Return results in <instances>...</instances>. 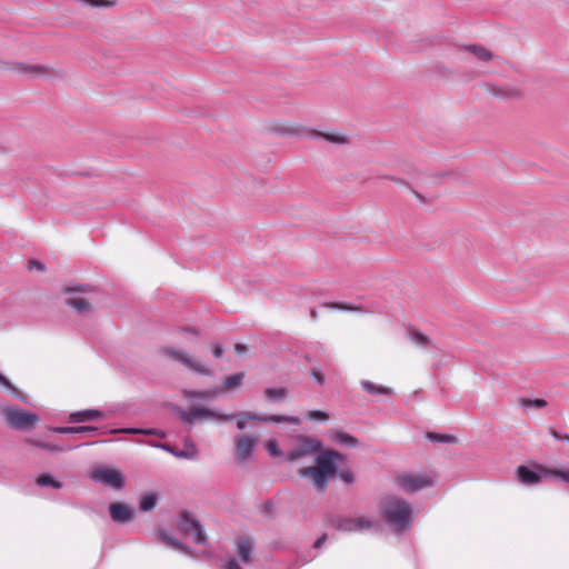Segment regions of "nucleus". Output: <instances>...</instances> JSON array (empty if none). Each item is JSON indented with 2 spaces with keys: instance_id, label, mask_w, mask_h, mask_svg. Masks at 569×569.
Wrapping results in <instances>:
<instances>
[{
  "instance_id": "1",
  "label": "nucleus",
  "mask_w": 569,
  "mask_h": 569,
  "mask_svg": "<svg viewBox=\"0 0 569 569\" xmlns=\"http://www.w3.org/2000/svg\"><path fill=\"white\" fill-rule=\"evenodd\" d=\"M347 456L335 449H327L317 455L315 465L303 467L298 470L302 478H311V483L318 493H325L328 490L330 479L338 477L346 486H351L356 481V476L350 468L345 467Z\"/></svg>"
},
{
  "instance_id": "2",
  "label": "nucleus",
  "mask_w": 569,
  "mask_h": 569,
  "mask_svg": "<svg viewBox=\"0 0 569 569\" xmlns=\"http://www.w3.org/2000/svg\"><path fill=\"white\" fill-rule=\"evenodd\" d=\"M379 512L392 530L401 535L411 528L413 522L412 506L407 500L389 495L382 498Z\"/></svg>"
},
{
  "instance_id": "3",
  "label": "nucleus",
  "mask_w": 569,
  "mask_h": 569,
  "mask_svg": "<svg viewBox=\"0 0 569 569\" xmlns=\"http://www.w3.org/2000/svg\"><path fill=\"white\" fill-rule=\"evenodd\" d=\"M6 423L18 431H31L40 421L39 415L27 411L20 407H8L2 410Z\"/></svg>"
},
{
  "instance_id": "4",
  "label": "nucleus",
  "mask_w": 569,
  "mask_h": 569,
  "mask_svg": "<svg viewBox=\"0 0 569 569\" xmlns=\"http://www.w3.org/2000/svg\"><path fill=\"white\" fill-rule=\"evenodd\" d=\"M323 522L327 527L343 532L361 531L370 529L375 526L373 521L366 519L363 517L351 518L335 513L326 515L323 518Z\"/></svg>"
},
{
  "instance_id": "5",
  "label": "nucleus",
  "mask_w": 569,
  "mask_h": 569,
  "mask_svg": "<svg viewBox=\"0 0 569 569\" xmlns=\"http://www.w3.org/2000/svg\"><path fill=\"white\" fill-rule=\"evenodd\" d=\"M177 529L183 537L193 536L194 543L207 546L208 539L203 532L201 522L189 510H182L178 516Z\"/></svg>"
},
{
  "instance_id": "6",
  "label": "nucleus",
  "mask_w": 569,
  "mask_h": 569,
  "mask_svg": "<svg viewBox=\"0 0 569 569\" xmlns=\"http://www.w3.org/2000/svg\"><path fill=\"white\" fill-rule=\"evenodd\" d=\"M174 410L178 412L180 421L188 426H192L197 421H202L209 418H216L221 421H232L238 417L237 415L220 413L206 407H192L190 410L174 407Z\"/></svg>"
},
{
  "instance_id": "7",
  "label": "nucleus",
  "mask_w": 569,
  "mask_h": 569,
  "mask_svg": "<svg viewBox=\"0 0 569 569\" xmlns=\"http://www.w3.org/2000/svg\"><path fill=\"white\" fill-rule=\"evenodd\" d=\"M517 480L525 486H535L542 481L543 478L549 477V468L535 463L532 467L521 465L515 470Z\"/></svg>"
},
{
  "instance_id": "8",
  "label": "nucleus",
  "mask_w": 569,
  "mask_h": 569,
  "mask_svg": "<svg viewBox=\"0 0 569 569\" xmlns=\"http://www.w3.org/2000/svg\"><path fill=\"white\" fill-rule=\"evenodd\" d=\"M240 420L237 422V428L239 430H243L246 428L244 420H253L259 422H270V423H293L297 425L300 422L298 417L295 416H280V415H256L249 411L236 413ZM237 419V417L234 418Z\"/></svg>"
},
{
  "instance_id": "9",
  "label": "nucleus",
  "mask_w": 569,
  "mask_h": 569,
  "mask_svg": "<svg viewBox=\"0 0 569 569\" xmlns=\"http://www.w3.org/2000/svg\"><path fill=\"white\" fill-rule=\"evenodd\" d=\"M92 479L97 482H101L104 486H109L116 490L123 489L126 479L123 473L114 468L99 467L92 472Z\"/></svg>"
},
{
  "instance_id": "10",
  "label": "nucleus",
  "mask_w": 569,
  "mask_h": 569,
  "mask_svg": "<svg viewBox=\"0 0 569 569\" xmlns=\"http://www.w3.org/2000/svg\"><path fill=\"white\" fill-rule=\"evenodd\" d=\"M397 483L407 492L413 493L421 489L432 486V479L422 475H401L397 478Z\"/></svg>"
},
{
  "instance_id": "11",
  "label": "nucleus",
  "mask_w": 569,
  "mask_h": 569,
  "mask_svg": "<svg viewBox=\"0 0 569 569\" xmlns=\"http://www.w3.org/2000/svg\"><path fill=\"white\" fill-rule=\"evenodd\" d=\"M164 353L167 356H169L171 359H173L174 361H178V362L184 365L186 367H188L189 369H191L192 371H194L199 375H202V376H212L213 375L211 369H209L204 366H201L200 363L192 360L191 358H189L187 355H184L183 352H181L179 350H176L172 348H166Z\"/></svg>"
},
{
  "instance_id": "12",
  "label": "nucleus",
  "mask_w": 569,
  "mask_h": 569,
  "mask_svg": "<svg viewBox=\"0 0 569 569\" xmlns=\"http://www.w3.org/2000/svg\"><path fill=\"white\" fill-rule=\"evenodd\" d=\"M111 519L117 523H130L134 520V509L123 502H112L109 505Z\"/></svg>"
},
{
  "instance_id": "13",
  "label": "nucleus",
  "mask_w": 569,
  "mask_h": 569,
  "mask_svg": "<svg viewBox=\"0 0 569 569\" xmlns=\"http://www.w3.org/2000/svg\"><path fill=\"white\" fill-rule=\"evenodd\" d=\"M256 438L237 435L234 437L236 442V457L239 461H246L249 459L256 447Z\"/></svg>"
},
{
  "instance_id": "14",
  "label": "nucleus",
  "mask_w": 569,
  "mask_h": 569,
  "mask_svg": "<svg viewBox=\"0 0 569 569\" xmlns=\"http://www.w3.org/2000/svg\"><path fill=\"white\" fill-rule=\"evenodd\" d=\"M107 417L104 411L98 409H84L80 411H74L69 415L68 421L70 423H82L90 421H99L103 420Z\"/></svg>"
},
{
  "instance_id": "15",
  "label": "nucleus",
  "mask_w": 569,
  "mask_h": 569,
  "mask_svg": "<svg viewBox=\"0 0 569 569\" xmlns=\"http://www.w3.org/2000/svg\"><path fill=\"white\" fill-rule=\"evenodd\" d=\"M103 433H110V435H119V433H127V435H143V436H156L158 438H166V432L160 429L156 428H136V427H128V428H114V429H106L103 430Z\"/></svg>"
},
{
  "instance_id": "16",
  "label": "nucleus",
  "mask_w": 569,
  "mask_h": 569,
  "mask_svg": "<svg viewBox=\"0 0 569 569\" xmlns=\"http://www.w3.org/2000/svg\"><path fill=\"white\" fill-rule=\"evenodd\" d=\"M11 69L14 71H18L20 73L29 74L32 78L53 74L52 69L46 64L29 66V64L19 62V63H13Z\"/></svg>"
},
{
  "instance_id": "17",
  "label": "nucleus",
  "mask_w": 569,
  "mask_h": 569,
  "mask_svg": "<svg viewBox=\"0 0 569 569\" xmlns=\"http://www.w3.org/2000/svg\"><path fill=\"white\" fill-rule=\"evenodd\" d=\"M486 87L489 94L499 99H520L522 96L521 90L516 87H502L492 83H488Z\"/></svg>"
},
{
  "instance_id": "18",
  "label": "nucleus",
  "mask_w": 569,
  "mask_h": 569,
  "mask_svg": "<svg viewBox=\"0 0 569 569\" xmlns=\"http://www.w3.org/2000/svg\"><path fill=\"white\" fill-rule=\"evenodd\" d=\"M297 448L300 449V452H302L303 456L309 453L320 455L326 451L323 450V446L320 440L309 436H299Z\"/></svg>"
},
{
  "instance_id": "19",
  "label": "nucleus",
  "mask_w": 569,
  "mask_h": 569,
  "mask_svg": "<svg viewBox=\"0 0 569 569\" xmlns=\"http://www.w3.org/2000/svg\"><path fill=\"white\" fill-rule=\"evenodd\" d=\"M152 446L156 448H160V449L171 453L172 456H174L177 458H181V459L193 460L197 458V455H198L197 447L193 442L190 443V450H180L177 447L171 446L168 442L153 443Z\"/></svg>"
},
{
  "instance_id": "20",
  "label": "nucleus",
  "mask_w": 569,
  "mask_h": 569,
  "mask_svg": "<svg viewBox=\"0 0 569 569\" xmlns=\"http://www.w3.org/2000/svg\"><path fill=\"white\" fill-rule=\"evenodd\" d=\"M56 433L60 435H73V433H84L89 436L96 435H104V428L96 427V426H77V427H54L51 429Z\"/></svg>"
},
{
  "instance_id": "21",
  "label": "nucleus",
  "mask_w": 569,
  "mask_h": 569,
  "mask_svg": "<svg viewBox=\"0 0 569 569\" xmlns=\"http://www.w3.org/2000/svg\"><path fill=\"white\" fill-rule=\"evenodd\" d=\"M330 439L332 441L337 442L338 445H341V446H345L348 448H357L360 445V441L358 440V438L353 437L352 435H350L346 431L339 430V429L331 430Z\"/></svg>"
},
{
  "instance_id": "22",
  "label": "nucleus",
  "mask_w": 569,
  "mask_h": 569,
  "mask_svg": "<svg viewBox=\"0 0 569 569\" xmlns=\"http://www.w3.org/2000/svg\"><path fill=\"white\" fill-rule=\"evenodd\" d=\"M322 307L329 309H337L341 311H352V312H372L369 307L362 305H355L349 302L333 301V302H325Z\"/></svg>"
},
{
  "instance_id": "23",
  "label": "nucleus",
  "mask_w": 569,
  "mask_h": 569,
  "mask_svg": "<svg viewBox=\"0 0 569 569\" xmlns=\"http://www.w3.org/2000/svg\"><path fill=\"white\" fill-rule=\"evenodd\" d=\"M159 502V493L156 491L143 492L139 498V510L141 512H150L154 510Z\"/></svg>"
},
{
  "instance_id": "24",
  "label": "nucleus",
  "mask_w": 569,
  "mask_h": 569,
  "mask_svg": "<svg viewBox=\"0 0 569 569\" xmlns=\"http://www.w3.org/2000/svg\"><path fill=\"white\" fill-rule=\"evenodd\" d=\"M158 536L160 537V539L166 542L167 545L171 546L172 548L177 549V550H180L184 553H191L192 552V549L191 547H189L188 545L181 542L179 539H177L176 537H172L170 536L166 530L163 529H159L158 531Z\"/></svg>"
},
{
  "instance_id": "25",
  "label": "nucleus",
  "mask_w": 569,
  "mask_h": 569,
  "mask_svg": "<svg viewBox=\"0 0 569 569\" xmlns=\"http://www.w3.org/2000/svg\"><path fill=\"white\" fill-rule=\"evenodd\" d=\"M64 303L73 309L77 315H84L86 312L92 311V305L82 298H68Z\"/></svg>"
},
{
  "instance_id": "26",
  "label": "nucleus",
  "mask_w": 569,
  "mask_h": 569,
  "mask_svg": "<svg viewBox=\"0 0 569 569\" xmlns=\"http://www.w3.org/2000/svg\"><path fill=\"white\" fill-rule=\"evenodd\" d=\"M311 137L322 138L326 141L335 143V144H346V143H349L348 137L345 136V134H341V133L322 132V131L312 130L311 131Z\"/></svg>"
},
{
  "instance_id": "27",
  "label": "nucleus",
  "mask_w": 569,
  "mask_h": 569,
  "mask_svg": "<svg viewBox=\"0 0 569 569\" xmlns=\"http://www.w3.org/2000/svg\"><path fill=\"white\" fill-rule=\"evenodd\" d=\"M463 49L472 53L480 61L486 62L495 58V54L491 51L487 50L485 47L480 44H468L465 46Z\"/></svg>"
},
{
  "instance_id": "28",
  "label": "nucleus",
  "mask_w": 569,
  "mask_h": 569,
  "mask_svg": "<svg viewBox=\"0 0 569 569\" xmlns=\"http://www.w3.org/2000/svg\"><path fill=\"white\" fill-rule=\"evenodd\" d=\"M361 387L368 393L371 395H382V396H392L393 390L389 387L378 386L369 380H361Z\"/></svg>"
},
{
  "instance_id": "29",
  "label": "nucleus",
  "mask_w": 569,
  "mask_h": 569,
  "mask_svg": "<svg viewBox=\"0 0 569 569\" xmlns=\"http://www.w3.org/2000/svg\"><path fill=\"white\" fill-rule=\"evenodd\" d=\"M270 130L274 133L281 136H301L303 134V129L300 127L288 126L283 123L273 124Z\"/></svg>"
},
{
  "instance_id": "30",
  "label": "nucleus",
  "mask_w": 569,
  "mask_h": 569,
  "mask_svg": "<svg viewBox=\"0 0 569 569\" xmlns=\"http://www.w3.org/2000/svg\"><path fill=\"white\" fill-rule=\"evenodd\" d=\"M252 549H253V547L248 539L239 538L238 555L243 562H246V563L251 562Z\"/></svg>"
},
{
  "instance_id": "31",
  "label": "nucleus",
  "mask_w": 569,
  "mask_h": 569,
  "mask_svg": "<svg viewBox=\"0 0 569 569\" xmlns=\"http://www.w3.org/2000/svg\"><path fill=\"white\" fill-rule=\"evenodd\" d=\"M36 483L40 487H51L53 489H61L62 482L57 480L51 473L44 472L38 476Z\"/></svg>"
},
{
  "instance_id": "32",
  "label": "nucleus",
  "mask_w": 569,
  "mask_h": 569,
  "mask_svg": "<svg viewBox=\"0 0 569 569\" xmlns=\"http://www.w3.org/2000/svg\"><path fill=\"white\" fill-rule=\"evenodd\" d=\"M288 395V389L284 387L280 388H267L264 390V397L269 401L282 402Z\"/></svg>"
},
{
  "instance_id": "33",
  "label": "nucleus",
  "mask_w": 569,
  "mask_h": 569,
  "mask_svg": "<svg viewBox=\"0 0 569 569\" xmlns=\"http://www.w3.org/2000/svg\"><path fill=\"white\" fill-rule=\"evenodd\" d=\"M426 438L433 443H456L458 441L456 436L447 433H438L435 431H428Z\"/></svg>"
},
{
  "instance_id": "34",
  "label": "nucleus",
  "mask_w": 569,
  "mask_h": 569,
  "mask_svg": "<svg viewBox=\"0 0 569 569\" xmlns=\"http://www.w3.org/2000/svg\"><path fill=\"white\" fill-rule=\"evenodd\" d=\"M221 393L220 388H214L210 390H191L187 392V396L192 399H213Z\"/></svg>"
},
{
  "instance_id": "35",
  "label": "nucleus",
  "mask_w": 569,
  "mask_h": 569,
  "mask_svg": "<svg viewBox=\"0 0 569 569\" xmlns=\"http://www.w3.org/2000/svg\"><path fill=\"white\" fill-rule=\"evenodd\" d=\"M98 292L97 287L91 286L89 283H79L76 286H68L62 289V293L71 295V293H91Z\"/></svg>"
},
{
  "instance_id": "36",
  "label": "nucleus",
  "mask_w": 569,
  "mask_h": 569,
  "mask_svg": "<svg viewBox=\"0 0 569 569\" xmlns=\"http://www.w3.org/2000/svg\"><path fill=\"white\" fill-rule=\"evenodd\" d=\"M0 385L7 388L14 398L22 402H27L23 393L18 388H16L3 373H0Z\"/></svg>"
},
{
  "instance_id": "37",
  "label": "nucleus",
  "mask_w": 569,
  "mask_h": 569,
  "mask_svg": "<svg viewBox=\"0 0 569 569\" xmlns=\"http://www.w3.org/2000/svg\"><path fill=\"white\" fill-rule=\"evenodd\" d=\"M244 379V372L240 371L227 377L223 381V387L228 390H232L241 385Z\"/></svg>"
},
{
  "instance_id": "38",
  "label": "nucleus",
  "mask_w": 569,
  "mask_h": 569,
  "mask_svg": "<svg viewBox=\"0 0 569 569\" xmlns=\"http://www.w3.org/2000/svg\"><path fill=\"white\" fill-rule=\"evenodd\" d=\"M27 441L31 446H34L37 448H40V449H43V450H47V451H51V452H61V451L66 450V448L62 447V446L52 445V443L40 441V440L28 439Z\"/></svg>"
},
{
  "instance_id": "39",
  "label": "nucleus",
  "mask_w": 569,
  "mask_h": 569,
  "mask_svg": "<svg viewBox=\"0 0 569 569\" xmlns=\"http://www.w3.org/2000/svg\"><path fill=\"white\" fill-rule=\"evenodd\" d=\"M409 336L411 340L422 347H427L430 343V338L417 329H410Z\"/></svg>"
},
{
  "instance_id": "40",
  "label": "nucleus",
  "mask_w": 569,
  "mask_h": 569,
  "mask_svg": "<svg viewBox=\"0 0 569 569\" xmlns=\"http://www.w3.org/2000/svg\"><path fill=\"white\" fill-rule=\"evenodd\" d=\"M520 403L523 408L533 407L537 409L545 408L548 405L545 399H540V398H536V399L521 398Z\"/></svg>"
},
{
  "instance_id": "41",
  "label": "nucleus",
  "mask_w": 569,
  "mask_h": 569,
  "mask_svg": "<svg viewBox=\"0 0 569 569\" xmlns=\"http://www.w3.org/2000/svg\"><path fill=\"white\" fill-rule=\"evenodd\" d=\"M84 4L92 8H109L113 6V1L109 0H81Z\"/></svg>"
},
{
  "instance_id": "42",
  "label": "nucleus",
  "mask_w": 569,
  "mask_h": 569,
  "mask_svg": "<svg viewBox=\"0 0 569 569\" xmlns=\"http://www.w3.org/2000/svg\"><path fill=\"white\" fill-rule=\"evenodd\" d=\"M549 477H553L569 483V470H560L556 468H549Z\"/></svg>"
},
{
  "instance_id": "43",
  "label": "nucleus",
  "mask_w": 569,
  "mask_h": 569,
  "mask_svg": "<svg viewBox=\"0 0 569 569\" xmlns=\"http://www.w3.org/2000/svg\"><path fill=\"white\" fill-rule=\"evenodd\" d=\"M267 451L272 457H280L282 451L279 448V445L276 440H269L267 443Z\"/></svg>"
},
{
  "instance_id": "44",
  "label": "nucleus",
  "mask_w": 569,
  "mask_h": 569,
  "mask_svg": "<svg viewBox=\"0 0 569 569\" xmlns=\"http://www.w3.org/2000/svg\"><path fill=\"white\" fill-rule=\"evenodd\" d=\"M309 419L316 421H327L329 419V415L321 410H311L309 412Z\"/></svg>"
},
{
  "instance_id": "45",
  "label": "nucleus",
  "mask_w": 569,
  "mask_h": 569,
  "mask_svg": "<svg viewBox=\"0 0 569 569\" xmlns=\"http://www.w3.org/2000/svg\"><path fill=\"white\" fill-rule=\"evenodd\" d=\"M310 375L316 380V382L319 383L320 386H322L326 382L325 375L317 368L312 367L310 369Z\"/></svg>"
},
{
  "instance_id": "46",
  "label": "nucleus",
  "mask_w": 569,
  "mask_h": 569,
  "mask_svg": "<svg viewBox=\"0 0 569 569\" xmlns=\"http://www.w3.org/2000/svg\"><path fill=\"white\" fill-rule=\"evenodd\" d=\"M28 264H29V269H36V270H39V271H44L46 270V266L41 261H39L37 259L29 260Z\"/></svg>"
},
{
  "instance_id": "47",
  "label": "nucleus",
  "mask_w": 569,
  "mask_h": 569,
  "mask_svg": "<svg viewBox=\"0 0 569 569\" xmlns=\"http://www.w3.org/2000/svg\"><path fill=\"white\" fill-rule=\"evenodd\" d=\"M301 457H305V456L302 455V452H300V449L296 448V449L291 450V451L287 455L286 460H287V461H289V462H291V461H295V460H297V459H299V458H301Z\"/></svg>"
},
{
  "instance_id": "48",
  "label": "nucleus",
  "mask_w": 569,
  "mask_h": 569,
  "mask_svg": "<svg viewBox=\"0 0 569 569\" xmlns=\"http://www.w3.org/2000/svg\"><path fill=\"white\" fill-rule=\"evenodd\" d=\"M273 502L271 500H267L264 503H263V509H262V512L269 517H272L273 516Z\"/></svg>"
},
{
  "instance_id": "49",
  "label": "nucleus",
  "mask_w": 569,
  "mask_h": 569,
  "mask_svg": "<svg viewBox=\"0 0 569 569\" xmlns=\"http://www.w3.org/2000/svg\"><path fill=\"white\" fill-rule=\"evenodd\" d=\"M223 352H224V349L220 345H218V343L212 345V355L214 358L222 357Z\"/></svg>"
},
{
  "instance_id": "50",
  "label": "nucleus",
  "mask_w": 569,
  "mask_h": 569,
  "mask_svg": "<svg viewBox=\"0 0 569 569\" xmlns=\"http://www.w3.org/2000/svg\"><path fill=\"white\" fill-rule=\"evenodd\" d=\"M328 536L327 533H322L313 543V548L318 549L321 548L322 545L326 542Z\"/></svg>"
},
{
  "instance_id": "51",
  "label": "nucleus",
  "mask_w": 569,
  "mask_h": 569,
  "mask_svg": "<svg viewBox=\"0 0 569 569\" xmlns=\"http://www.w3.org/2000/svg\"><path fill=\"white\" fill-rule=\"evenodd\" d=\"M226 569H242L236 559H230L226 565Z\"/></svg>"
},
{
  "instance_id": "52",
  "label": "nucleus",
  "mask_w": 569,
  "mask_h": 569,
  "mask_svg": "<svg viewBox=\"0 0 569 569\" xmlns=\"http://www.w3.org/2000/svg\"><path fill=\"white\" fill-rule=\"evenodd\" d=\"M234 351H236V353L241 355L247 351V348L243 345L237 343V345H234Z\"/></svg>"
},
{
  "instance_id": "53",
  "label": "nucleus",
  "mask_w": 569,
  "mask_h": 569,
  "mask_svg": "<svg viewBox=\"0 0 569 569\" xmlns=\"http://www.w3.org/2000/svg\"><path fill=\"white\" fill-rule=\"evenodd\" d=\"M181 331L183 332H190V333H193V335H199V331L196 329V328H192V327H183L181 328Z\"/></svg>"
},
{
  "instance_id": "54",
  "label": "nucleus",
  "mask_w": 569,
  "mask_h": 569,
  "mask_svg": "<svg viewBox=\"0 0 569 569\" xmlns=\"http://www.w3.org/2000/svg\"><path fill=\"white\" fill-rule=\"evenodd\" d=\"M549 433L555 438V439H561V435L560 432H558L557 430H555L553 428H549Z\"/></svg>"
},
{
  "instance_id": "55",
  "label": "nucleus",
  "mask_w": 569,
  "mask_h": 569,
  "mask_svg": "<svg viewBox=\"0 0 569 569\" xmlns=\"http://www.w3.org/2000/svg\"><path fill=\"white\" fill-rule=\"evenodd\" d=\"M389 180L396 182V183H399V184H407V182L400 178H397V177H392V176H389L387 177Z\"/></svg>"
},
{
  "instance_id": "56",
  "label": "nucleus",
  "mask_w": 569,
  "mask_h": 569,
  "mask_svg": "<svg viewBox=\"0 0 569 569\" xmlns=\"http://www.w3.org/2000/svg\"><path fill=\"white\" fill-rule=\"evenodd\" d=\"M411 191H412V193L415 194V197H416L419 201H421V202H425V201H426V198H425V196H423V194H421L420 192H418V191H416V190H413V189H411Z\"/></svg>"
},
{
  "instance_id": "57",
  "label": "nucleus",
  "mask_w": 569,
  "mask_h": 569,
  "mask_svg": "<svg viewBox=\"0 0 569 569\" xmlns=\"http://www.w3.org/2000/svg\"><path fill=\"white\" fill-rule=\"evenodd\" d=\"M453 176V173L451 171H441L439 173H437V177L439 178H447V177H451Z\"/></svg>"
},
{
  "instance_id": "58",
  "label": "nucleus",
  "mask_w": 569,
  "mask_h": 569,
  "mask_svg": "<svg viewBox=\"0 0 569 569\" xmlns=\"http://www.w3.org/2000/svg\"><path fill=\"white\" fill-rule=\"evenodd\" d=\"M310 317H311L312 320H317L318 319V312L315 309H311L310 310Z\"/></svg>"
},
{
  "instance_id": "59",
  "label": "nucleus",
  "mask_w": 569,
  "mask_h": 569,
  "mask_svg": "<svg viewBox=\"0 0 569 569\" xmlns=\"http://www.w3.org/2000/svg\"><path fill=\"white\" fill-rule=\"evenodd\" d=\"M191 442H192V441H191L190 439H187V440L184 441V445H186V447H187V449H186V450H190V443H191Z\"/></svg>"
},
{
  "instance_id": "60",
  "label": "nucleus",
  "mask_w": 569,
  "mask_h": 569,
  "mask_svg": "<svg viewBox=\"0 0 569 569\" xmlns=\"http://www.w3.org/2000/svg\"><path fill=\"white\" fill-rule=\"evenodd\" d=\"M560 440L569 442V435H561V439Z\"/></svg>"
},
{
  "instance_id": "61",
  "label": "nucleus",
  "mask_w": 569,
  "mask_h": 569,
  "mask_svg": "<svg viewBox=\"0 0 569 569\" xmlns=\"http://www.w3.org/2000/svg\"><path fill=\"white\" fill-rule=\"evenodd\" d=\"M106 442L104 440H100V441H94V443H103ZM86 445H93V442H87Z\"/></svg>"
},
{
  "instance_id": "62",
  "label": "nucleus",
  "mask_w": 569,
  "mask_h": 569,
  "mask_svg": "<svg viewBox=\"0 0 569 569\" xmlns=\"http://www.w3.org/2000/svg\"><path fill=\"white\" fill-rule=\"evenodd\" d=\"M305 359H306L308 362H310V361H311V357H309V356H306V357H305Z\"/></svg>"
}]
</instances>
